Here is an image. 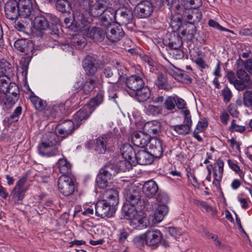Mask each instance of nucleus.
I'll list each match as a JSON object with an SVG mask.
<instances>
[{
  "instance_id": "1",
  "label": "nucleus",
  "mask_w": 252,
  "mask_h": 252,
  "mask_svg": "<svg viewBox=\"0 0 252 252\" xmlns=\"http://www.w3.org/2000/svg\"><path fill=\"white\" fill-rule=\"evenodd\" d=\"M0 79V105L3 109L11 108L18 100L20 92L16 83L10 82V78Z\"/></svg>"
},
{
  "instance_id": "2",
  "label": "nucleus",
  "mask_w": 252,
  "mask_h": 252,
  "mask_svg": "<svg viewBox=\"0 0 252 252\" xmlns=\"http://www.w3.org/2000/svg\"><path fill=\"white\" fill-rule=\"evenodd\" d=\"M103 95L101 93L92 98L87 105L77 111L73 116V120L76 125L80 126L88 119L94 108L98 106L103 101Z\"/></svg>"
},
{
  "instance_id": "3",
  "label": "nucleus",
  "mask_w": 252,
  "mask_h": 252,
  "mask_svg": "<svg viewBox=\"0 0 252 252\" xmlns=\"http://www.w3.org/2000/svg\"><path fill=\"white\" fill-rule=\"evenodd\" d=\"M124 217L133 228L141 229L146 227V219L138 215L134 206L126 203L122 208Z\"/></svg>"
},
{
  "instance_id": "4",
  "label": "nucleus",
  "mask_w": 252,
  "mask_h": 252,
  "mask_svg": "<svg viewBox=\"0 0 252 252\" xmlns=\"http://www.w3.org/2000/svg\"><path fill=\"white\" fill-rule=\"evenodd\" d=\"M78 103V101L75 96H72L69 99L65 101V103H57L53 105L51 109H47L45 113L49 118L52 119L59 118L66 114V107L67 109H75Z\"/></svg>"
},
{
  "instance_id": "5",
  "label": "nucleus",
  "mask_w": 252,
  "mask_h": 252,
  "mask_svg": "<svg viewBox=\"0 0 252 252\" xmlns=\"http://www.w3.org/2000/svg\"><path fill=\"white\" fill-rule=\"evenodd\" d=\"M172 8L176 13L182 15L189 24L194 25L199 23L202 18V13L198 8L183 9L179 4L172 3Z\"/></svg>"
},
{
  "instance_id": "6",
  "label": "nucleus",
  "mask_w": 252,
  "mask_h": 252,
  "mask_svg": "<svg viewBox=\"0 0 252 252\" xmlns=\"http://www.w3.org/2000/svg\"><path fill=\"white\" fill-rule=\"evenodd\" d=\"M20 17L33 20L34 16L39 14V9L34 0H18Z\"/></svg>"
},
{
  "instance_id": "7",
  "label": "nucleus",
  "mask_w": 252,
  "mask_h": 252,
  "mask_svg": "<svg viewBox=\"0 0 252 252\" xmlns=\"http://www.w3.org/2000/svg\"><path fill=\"white\" fill-rule=\"evenodd\" d=\"M114 11V22H111V27L115 24L119 25H127L132 22L133 14L131 8L119 6Z\"/></svg>"
},
{
  "instance_id": "8",
  "label": "nucleus",
  "mask_w": 252,
  "mask_h": 252,
  "mask_svg": "<svg viewBox=\"0 0 252 252\" xmlns=\"http://www.w3.org/2000/svg\"><path fill=\"white\" fill-rule=\"evenodd\" d=\"M64 24L66 28L73 32H77L86 30V21L83 14H78L77 12L73 14V19L71 18H65Z\"/></svg>"
},
{
  "instance_id": "9",
  "label": "nucleus",
  "mask_w": 252,
  "mask_h": 252,
  "mask_svg": "<svg viewBox=\"0 0 252 252\" xmlns=\"http://www.w3.org/2000/svg\"><path fill=\"white\" fill-rule=\"evenodd\" d=\"M184 115L183 124L171 126V129L173 130L177 134L180 135H186L189 133L192 122L191 118V115L189 110H184L182 111Z\"/></svg>"
},
{
  "instance_id": "10",
  "label": "nucleus",
  "mask_w": 252,
  "mask_h": 252,
  "mask_svg": "<svg viewBox=\"0 0 252 252\" xmlns=\"http://www.w3.org/2000/svg\"><path fill=\"white\" fill-rule=\"evenodd\" d=\"M14 46L19 52L27 55L26 59L31 61L34 54V45L32 42L27 39H19L16 40Z\"/></svg>"
},
{
  "instance_id": "11",
  "label": "nucleus",
  "mask_w": 252,
  "mask_h": 252,
  "mask_svg": "<svg viewBox=\"0 0 252 252\" xmlns=\"http://www.w3.org/2000/svg\"><path fill=\"white\" fill-rule=\"evenodd\" d=\"M58 188L62 194L68 196L74 191V182L70 176H62L58 180Z\"/></svg>"
},
{
  "instance_id": "12",
  "label": "nucleus",
  "mask_w": 252,
  "mask_h": 252,
  "mask_svg": "<svg viewBox=\"0 0 252 252\" xmlns=\"http://www.w3.org/2000/svg\"><path fill=\"white\" fill-rule=\"evenodd\" d=\"M4 12L6 17L10 20H15L20 17L18 1L9 0L5 4Z\"/></svg>"
},
{
  "instance_id": "13",
  "label": "nucleus",
  "mask_w": 252,
  "mask_h": 252,
  "mask_svg": "<svg viewBox=\"0 0 252 252\" xmlns=\"http://www.w3.org/2000/svg\"><path fill=\"white\" fill-rule=\"evenodd\" d=\"M74 130V124L71 120H65L59 124L55 132L59 133L62 140L71 135Z\"/></svg>"
},
{
  "instance_id": "14",
  "label": "nucleus",
  "mask_w": 252,
  "mask_h": 252,
  "mask_svg": "<svg viewBox=\"0 0 252 252\" xmlns=\"http://www.w3.org/2000/svg\"><path fill=\"white\" fill-rule=\"evenodd\" d=\"M161 238L162 234L158 229L148 230L145 233V241L148 246L157 248Z\"/></svg>"
},
{
  "instance_id": "15",
  "label": "nucleus",
  "mask_w": 252,
  "mask_h": 252,
  "mask_svg": "<svg viewBox=\"0 0 252 252\" xmlns=\"http://www.w3.org/2000/svg\"><path fill=\"white\" fill-rule=\"evenodd\" d=\"M153 11V6L149 1L141 2L135 8V14L140 18H145L150 16Z\"/></svg>"
},
{
  "instance_id": "16",
  "label": "nucleus",
  "mask_w": 252,
  "mask_h": 252,
  "mask_svg": "<svg viewBox=\"0 0 252 252\" xmlns=\"http://www.w3.org/2000/svg\"><path fill=\"white\" fill-rule=\"evenodd\" d=\"M108 167L109 165L107 164L105 165L100 169L99 173L97 175L96 183L99 189H104L108 186V180L110 179V174L109 170H107Z\"/></svg>"
},
{
  "instance_id": "17",
  "label": "nucleus",
  "mask_w": 252,
  "mask_h": 252,
  "mask_svg": "<svg viewBox=\"0 0 252 252\" xmlns=\"http://www.w3.org/2000/svg\"><path fill=\"white\" fill-rule=\"evenodd\" d=\"M103 0H89V11L93 17L101 16L105 11L108 10L106 9L104 4L103 3Z\"/></svg>"
},
{
  "instance_id": "18",
  "label": "nucleus",
  "mask_w": 252,
  "mask_h": 252,
  "mask_svg": "<svg viewBox=\"0 0 252 252\" xmlns=\"http://www.w3.org/2000/svg\"><path fill=\"white\" fill-rule=\"evenodd\" d=\"M151 138L150 135L144 130L134 133L132 136L133 144L139 147H145L149 143Z\"/></svg>"
},
{
  "instance_id": "19",
  "label": "nucleus",
  "mask_w": 252,
  "mask_h": 252,
  "mask_svg": "<svg viewBox=\"0 0 252 252\" xmlns=\"http://www.w3.org/2000/svg\"><path fill=\"white\" fill-rule=\"evenodd\" d=\"M38 151L40 155L44 157H52L59 154L57 147L42 142L38 146Z\"/></svg>"
},
{
  "instance_id": "20",
  "label": "nucleus",
  "mask_w": 252,
  "mask_h": 252,
  "mask_svg": "<svg viewBox=\"0 0 252 252\" xmlns=\"http://www.w3.org/2000/svg\"><path fill=\"white\" fill-rule=\"evenodd\" d=\"M149 149L153 156L160 158L162 156L163 147L161 141L157 137H152L149 142Z\"/></svg>"
},
{
  "instance_id": "21",
  "label": "nucleus",
  "mask_w": 252,
  "mask_h": 252,
  "mask_svg": "<svg viewBox=\"0 0 252 252\" xmlns=\"http://www.w3.org/2000/svg\"><path fill=\"white\" fill-rule=\"evenodd\" d=\"M32 21L35 28L39 31H46L50 28L52 24H50L46 17L41 15L40 13L37 14L34 16Z\"/></svg>"
},
{
  "instance_id": "22",
  "label": "nucleus",
  "mask_w": 252,
  "mask_h": 252,
  "mask_svg": "<svg viewBox=\"0 0 252 252\" xmlns=\"http://www.w3.org/2000/svg\"><path fill=\"white\" fill-rule=\"evenodd\" d=\"M137 163L141 165L151 164L154 161V156L151 153L145 150H139L135 154Z\"/></svg>"
},
{
  "instance_id": "23",
  "label": "nucleus",
  "mask_w": 252,
  "mask_h": 252,
  "mask_svg": "<svg viewBox=\"0 0 252 252\" xmlns=\"http://www.w3.org/2000/svg\"><path fill=\"white\" fill-rule=\"evenodd\" d=\"M158 189L156 182L151 180L145 183L142 188V191L145 196L148 198H153L157 193Z\"/></svg>"
},
{
  "instance_id": "24",
  "label": "nucleus",
  "mask_w": 252,
  "mask_h": 252,
  "mask_svg": "<svg viewBox=\"0 0 252 252\" xmlns=\"http://www.w3.org/2000/svg\"><path fill=\"white\" fill-rule=\"evenodd\" d=\"M126 86L135 92L141 89L144 86V83L142 78L138 76L133 75L126 80Z\"/></svg>"
},
{
  "instance_id": "25",
  "label": "nucleus",
  "mask_w": 252,
  "mask_h": 252,
  "mask_svg": "<svg viewBox=\"0 0 252 252\" xmlns=\"http://www.w3.org/2000/svg\"><path fill=\"white\" fill-rule=\"evenodd\" d=\"M83 66L87 73L94 74L97 69L95 59L91 56H87L83 61Z\"/></svg>"
},
{
  "instance_id": "26",
  "label": "nucleus",
  "mask_w": 252,
  "mask_h": 252,
  "mask_svg": "<svg viewBox=\"0 0 252 252\" xmlns=\"http://www.w3.org/2000/svg\"><path fill=\"white\" fill-rule=\"evenodd\" d=\"M161 129V124L158 121L148 122L144 126L143 130L152 137V135L158 134Z\"/></svg>"
},
{
  "instance_id": "27",
  "label": "nucleus",
  "mask_w": 252,
  "mask_h": 252,
  "mask_svg": "<svg viewBox=\"0 0 252 252\" xmlns=\"http://www.w3.org/2000/svg\"><path fill=\"white\" fill-rule=\"evenodd\" d=\"M88 30L87 36L88 37L92 38L96 42H101L104 38L106 34L105 32L103 30L96 27H94L91 30H89L87 26L86 25Z\"/></svg>"
},
{
  "instance_id": "28",
  "label": "nucleus",
  "mask_w": 252,
  "mask_h": 252,
  "mask_svg": "<svg viewBox=\"0 0 252 252\" xmlns=\"http://www.w3.org/2000/svg\"><path fill=\"white\" fill-rule=\"evenodd\" d=\"M13 75L11 65L4 59L0 60V79L5 77L4 80L10 78Z\"/></svg>"
},
{
  "instance_id": "29",
  "label": "nucleus",
  "mask_w": 252,
  "mask_h": 252,
  "mask_svg": "<svg viewBox=\"0 0 252 252\" xmlns=\"http://www.w3.org/2000/svg\"><path fill=\"white\" fill-rule=\"evenodd\" d=\"M108 141V138L104 135L95 139L94 140V151L98 154H104L106 151Z\"/></svg>"
},
{
  "instance_id": "30",
  "label": "nucleus",
  "mask_w": 252,
  "mask_h": 252,
  "mask_svg": "<svg viewBox=\"0 0 252 252\" xmlns=\"http://www.w3.org/2000/svg\"><path fill=\"white\" fill-rule=\"evenodd\" d=\"M62 140V138L57 134V133L49 131L43 135L42 142L56 147V145L59 144Z\"/></svg>"
},
{
  "instance_id": "31",
  "label": "nucleus",
  "mask_w": 252,
  "mask_h": 252,
  "mask_svg": "<svg viewBox=\"0 0 252 252\" xmlns=\"http://www.w3.org/2000/svg\"><path fill=\"white\" fill-rule=\"evenodd\" d=\"M216 163L217 166H215L213 168V174L215 177V180L218 182V187L221 190L220 182L222 177L224 163L222 159H218Z\"/></svg>"
},
{
  "instance_id": "32",
  "label": "nucleus",
  "mask_w": 252,
  "mask_h": 252,
  "mask_svg": "<svg viewBox=\"0 0 252 252\" xmlns=\"http://www.w3.org/2000/svg\"><path fill=\"white\" fill-rule=\"evenodd\" d=\"M167 44L171 48H180L183 45L182 38L178 33L172 32L169 34Z\"/></svg>"
},
{
  "instance_id": "33",
  "label": "nucleus",
  "mask_w": 252,
  "mask_h": 252,
  "mask_svg": "<svg viewBox=\"0 0 252 252\" xmlns=\"http://www.w3.org/2000/svg\"><path fill=\"white\" fill-rule=\"evenodd\" d=\"M120 153L123 158L127 161L131 160L132 157L136 154L132 146L127 143L124 144L120 148Z\"/></svg>"
},
{
  "instance_id": "34",
  "label": "nucleus",
  "mask_w": 252,
  "mask_h": 252,
  "mask_svg": "<svg viewBox=\"0 0 252 252\" xmlns=\"http://www.w3.org/2000/svg\"><path fill=\"white\" fill-rule=\"evenodd\" d=\"M71 165L66 159L60 158L58 160V167L62 176H70Z\"/></svg>"
},
{
  "instance_id": "35",
  "label": "nucleus",
  "mask_w": 252,
  "mask_h": 252,
  "mask_svg": "<svg viewBox=\"0 0 252 252\" xmlns=\"http://www.w3.org/2000/svg\"><path fill=\"white\" fill-rule=\"evenodd\" d=\"M113 63L116 65H114L113 67V72L111 73V75L113 74H117L118 75V81H124L126 79L125 76L126 75V68L120 62L117 61H113Z\"/></svg>"
},
{
  "instance_id": "36",
  "label": "nucleus",
  "mask_w": 252,
  "mask_h": 252,
  "mask_svg": "<svg viewBox=\"0 0 252 252\" xmlns=\"http://www.w3.org/2000/svg\"><path fill=\"white\" fill-rule=\"evenodd\" d=\"M169 208L166 204H159L156 209L154 216L155 219L158 222H160L164 217L167 214Z\"/></svg>"
},
{
  "instance_id": "37",
  "label": "nucleus",
  "mask_w": 252,
  "mask_h": 252,
  "mask_svg": "<svg viewBox=\"0 0 252 252\" xmlns=\"http://www.w3.org/2000/svg\"><path fill=\"white\" fill-rule=\"evenodd\" d=\"M56 9L62 13H69L72 7L67 0H57L56 2Z\"/></svg>"
},
{
  "instance_id": "38",
  "label": "nucleus",
  "mask_w": 252,
  "mask_h": 252,
  "mask_svg": "<svg viewBox=\"0 0 252 252\" xmlns=\"http://www.w3.org/2000/svg\"><path fill=\"white\" fill-rule=\"evenodd\" d=\"M151 92L147 87H142L141 89L136 91L137 99L139 102H144L147 100L150 96Z\"/></svg>"
},
{
  "instance_id": "39",
  "label": "nucleus",
  "mask_w": 252,
  "mask_h": 252,
  "mask_svg": "<svg viewBox=\"0 0 252 252\" xmlns=\"http://www.w3.org/2000/svg\"><path fill=\"white\" fill-rule=\"evenodd\" d=\"M182 5L183 9L198 8L202 4L201 0H183Z\"/></svg>"
},
{
  "instance_id": "40",
  "label": "nucleus",
  "mask_w": 252,
  "mask_h": 252,
  "mask_svg": "<svg viewBox=\"0 0 252 252\" xmlns=\"http://www.w3.org/2000/svg\"><path fill=\"white\" fill-rule=\"evenodd\" d=\"M110 211V206L106 203H104L103 206H99L98 205H95V215L100 218L108 217L109 212Z\"/></svg>"
},
{
  "instance_id": "41",
  "label": "nucleus",
  "mask_w": 252,
  "mask_h": 252,
  "mask_svg": "<svg viewBox=\"0 0 252 252\" xmlns=\"http://www.w3.org/2000/svg\"><path fill=\"white\" fill-rule=\"evenodd\" d=\"M235 88L239 91H242L245 89H250L252 85V81L251 78L237 80Z\"/></svg>"
},
{
  "instance_id": "42",
  "label": "nucleus",
  "mask_w": 252,
  "mask_h": 252,
  "mask_svg": "<svg viewBox=\"0 0 252 252\" xmlns=\"http://www.w3.org/2000/svg\"><path fill=\"white\" fill-rule=\"evenodd\" d=\"M128 204L131 206H135L141 200V195L138 190H134L132 192L127 194L126 196Z\"/></svg>"
},
{
  "instance_id": "43",
  "label": "nucleus",
  "mask_w": 252,
  "mask_h": 252,
  "mask_svg": "<svg viewBox=\"0 0 252 252\" xmlns=\"http://www.w3.org/2000/svg\"><path fill=\"white\" fill-rule=\"evenodd\" d=\"M30 100L35 108L38 111L44 110L46 106V101L35 95H31Z\"/></svg>"
},
{
  "instance_id": "44",
  "label": "nucleus",
  "mask_w": 252,
  "mask_h": 252,
  "mask_svg": "<svg viewBox=\"0 0 252 252\" xmlns=\"http://www.w3.org/2000/svg\"><path fill=\"white\" fill-rule=\"evenodd\" d=\"M155 84L160 89L169 90L170 89L167 83L166 76L163 74H159L158 75Z\"/></svg>"
},
{
  "instance_id": "45",
  "label": "nucleus",
  "mask_w": 252,
  "mask_h": 252,
  "mask_svg": "<svg viewBox=\"0 0 252 252\" xmlns=\"http://www.w3.org/2000/svg\"><path fill=\"white\" fill-rule=\"evenodd\" d=\"M124 32L121 28V25L116 26V29L111 28V43L120 41L123 36Z\"/></svg>"
},
{
  "instance_id": "46",
  "label": "nucleus",
  "mask_w": 252,
  "mask_h": 252,
  "mask_svg": "<svg viewBox=\"0 0 252 252\" xmlns=\"http://www.w3.org/2000/svg\"><path fill=\"white\" fill-rule=\"evenodd\" d=\"M111 206L113 208H111V217H113V213H115L117 210L116 206H117L119 202V191L117 189H111Z\"/></svg>"
},
{
  "instance_id": "47",
  "label": "nucleus",
  "mask_w": 252,
  "mask_h": 252,
  "mask_svg": "<svg viewBox=\"0 0 252 252\" xmlns=\"http://www.w3.org/2000/svg\"><path fill=\"white\" fill-rule=\"evenodd\" d=\"M95 82L94 79L90 78L88 79L82 87V90L86 94H90L94 89Z\"/></svg>"
},
{
  "instance_id": "48",
  "label": "nucleus",
  "mask_w": 252,
  "mask_h": 252,
  "mask_svg": "<svg viewBox=\"0 0 252 252\" xmlns=\"http://www.w3.org/2000/svg\"><path fill=\"white\" fill-rule=\"evenodd\" d=\"M243 103L244 105L247 107H250L252 103V91L246 90L243 95Z\"/></svg>"
},
{
  "instance_id": "49",
  "label": "nucleus",
  "mask_w": 252,
  "mask_h": 252,
  "mask_svg": "<svg viewBox=\"0 0 252 252\" xmlns=\"http://www.w3.org/2000/svg\"><path fill=\"white\" fill-rule=\"evenodd\" d=\"M175 96H168L164 100V106L168 110H173L175 108Z\"/></svg>"
},
{
  "instance_id": "50",
  "label": "nucleus",
  "mask_w": 252,
  "mask_h": 252,
  "mask_svg": "<svg viewBox=\"0 0 252 252\" xmlns=\"http://www.w3.org/2000/svg\"><path fill=\"white\" fill-rule=\"evenodd\" d=\"M161 108L159 106H155L154 105H149L147 107L146 113L148 115L153 116L157 115L160 113Z\"/></svg>"
},
{
  "instance_id": "51",
  "label": "nucleus",
  "mask_w": 252,
  "mask_h": 252,
  "mask_svg": "<svg viewBox=\"0 0 252 252\" xmlns=\"http://www.w3.org/2000/svg\"><path fill=\"white\" fill-rule=\"evenodd\" d=\"M22 108L21 106L17 107L13 113L9 116L8 121L10 122H17L19 120V116L21 114Z\"/></svg>"
},
{
  "instance_id": "52",
  "label": "nucleus",
  "mask_w": 252,
  "mask_h": 252,
  "mask_svg": "<svg viewBox=\"0 0 252 252\" xmlns=\"http://www.w3.org/2000/svg\"><path fill=\"white\" fill-rule=\"evenodd\" d=\"M221 94L225 103H227L230 101L232 97V93L227 87H225L221 90Z\"/></svg>"
},
{
  "instance_id": "53",
  "label": "nucleus",
  "mask_w": 252,
  "mask_h": 252,
  "mask_svg": "<svg viewBox=\"0 0 252 252\" xmlns=\"http://www.w3.org/2000/svg\"><path fill=\"white\" fill-rule=\"evenodd\" d=\"M169 198L166 193L159 192L157 197V201L159 204H166L169 202Z\"/></svg>"
},
{
  "instance_id": "54",
  "label": "nucleus",
  "mask_w": 252,
  "mask_h": 252,
  "mask_svg": "<svg viewBox=\"0 0 252 252\" xmlns=\"http://www.w3.org/2000/svg\"><path fill=\"white\" fill-rule=\"evenodd\" d=\"M208 25H209L210 27L215 28L219 30H220L222 31H226L230 32H233V31L222 27L217 22L212 19H210L209 20Z\"/></svg>"
},
{
  "instance_id": "55",
  "label": "nucleus",
  "mask_w": 252,
  "mask_h": 252,
  "mask_svg": "<svg viewBox=\"0 0 252 252\" xmlns=\"http://www.w3.org/2000/svg\"><path fill=\"white\" fill-rule=\"evenodd\" d=\"M231 131H237L242 132L245 130L246 128L245 126L237 125L236 123V120H233L231 122V124L229 128Z\"/></svg>"
},
{
  "instance_id": "56",
  "label": "nucleus",
  "mask_w": 252,
  "mask_h": 252,
  "mask_svg": "<svg viewBox=\"0 0 252 252\" xmlns=\"http://www.w3.org/2000/svg\"><path fill=\"white\" fill-rule=\"evenodd\" d=\"M169 53L172 56L173 58H174L176 60L181 59L184 56V54L183 51L182 50L179 49V48H177V49L171 48Z\"/></svg>"
},
{
  "instance_id": "57",
  "label": "nucleus",
  "mask_w": 252,
  "mask_h": 252,
  "mask_svg": "<svg viewBox=\"0 0 252 252\" xmlns=\"http://www.w3.org/2000/svg\"><path fill=\"white\" fill-rule=\"evenodd\" d=\"M27 178L25 177H22L20 178L17 182L16 186L12 192V194L14 195H15L16 191L18 189H26L24 187V185L26 182Z\"/></svg>"
},
{
  "instance_id": "58",
  "label": "nucleus",
  "mask_w": 252,
  "mask_h": 252,
  "mask_svg": "<svg viewBox=\"0 0 252 252\" xmlns=\"http://www.w3.org/2000/svg\"><path fill=\"white\" fill-rule=\"evenodd\" d=\"M169 73L175 79L179 81L180 80L182 73H183V70L175 68V70L170 69L169 70Z\"/></svg>"
},
{
  "instance_id": "59",
  "label": "nucleus",
  "mask_w": 252,
  "mask_h": 252,
  "mask_svg": "<svg viewBox=\"0 0 252 252\" xmlns=\"http://www.w3.org/2000/svg\"><path fill=\"white\" fill-rule=\"evenodd\" d=\"M175 97L176 101L175 106H176L179 109H182V111L184 110H188L186 107V102L183 99L177 96H175Z\"/></svg>"
},
{
  "instance_id": "60",
  "label": "nucleus",
  "mask_w": 252,
  "mask_h": 252,
  "mask_svg": "<svg viewBox=\"0 0 252 252\" xmlns=\"http://www.w3.org/2000/svg\"><path fill=\"white\" fill-rule=\"evenodd\" d=\"M236 71H244L246 69V61L244 62L241 58H239L236 62Z\"/></svg>"
},
{
  "instance_id": "61",
  "label": "nucleus",
  "mask_w": 252,
  "mask_h": 252,
  "mask_svg": "<svg viewBox=\"0 0 252 252\" xmlns=\"http://www.w3.org/2000/svg\"><path fill=\"white\" fill-rule=\"evenodd\" d=\"M226 77L228 82L230 84L233 85L234 87H235V84H236V83L237 80L236 74L235 75L234 72H233L232 71H230L228 72Z\"/></svg>"
},
{
  "instance_id": "62",
  "label": "nucleus",
  "mask_w": 252,
  "mask_h": 252,
  "mask_svg": "<svg viewBox=\"0 0 252 252\" xmlns=\"http://www.w3.org/2000/svg\"><path fill=\"white\" fill-rule=\"evenodd\" d=\"M168 229L170 235L175 238L179 237L181 234V231L179 228L174 227H170Z\"/></svg>"
},
{
  "instance_id": "63",
  "label": "nucleus",
  "mask_w": 252,
  "mask_h": 252,
  "mask_svg": "<svg viewBox=\"0 0 252 252\" xmlns=\"http://www.w3.org/2000/svg\"><path fill=\"white\" fill-rule=\"evenodd\" d=\"M228 111L233 117H237L239 114V112L237 109L236 105L233 103H230L228 106Z\"/></svg>"
},
{
  "instance_id": "64",
  "label": "nucleus",
  "mask_w": 252,
  "mask_h": 252,
  "mask_svg": "<svg viewBox=\"0 0 252 252\" xmlns=\"http://www.w3.org/2000/svg\"><path fill=\"white\" fill-rule=\"evenodd\" d=\"M208 126V122L206 121H199L197 123L195 130H197L199 131L202 132Z\"/></svg>"
}]
</instances>
